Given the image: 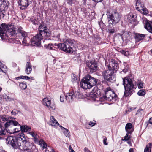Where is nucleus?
<instances>
[{
	"label": "nucleus",
	"mask_w": 152,
	"mask_h": 152,
	"mask_svg": "<svg viewBox=\"0 0 152 152\" xmlns=\"http://www.w3.org/2000/svg\"><path fill=\"white\" fill-rule=\"evenodd\" d=\"M38 29L39 33L37 34L31 39V44L33 46L40 45L41 43V41L43 39V36H46L50 34V30L43 22L39 26Z\"/></svg>",
	"instance_id": "1"
},
{
	"label": "nucleus",
	"mask_w": 152,
	"mask_h": 152,
	"mask_svg": "<svg viewBox=\"0 0 152 152\" xmlns=\"http://www.w3.org/2000/svg\"><path fill=\"white\" fill-rule=\"evenodd\" d=\"M123 85L125 88L124 97H126L133 93L135 89L132 80L128 77L122 78Z\"/></svg>",
	"instance_id": "2"
},
{
	"label": "nucleus",
	"mask_w": 152,
	"mask_h": 152,
	"mask_svg": "<svg viewBox=\"0 0 152 152\" xmlns=\"http://www.w3.org/2000/svg\"><path fill=\"white\" fill-rule=\"evenodd\" d=\"M73 42V40L68 39L63 43H59L58 44L55 43L54 45L57 46L58 48L66 52L72 53L74 51L72 48L74 46Z\"/></svg>",
	"instance_id": "3"
},
{
	"label": "nucleus",
	"mask_w": 152,
	"mask_h": 152,
	"mask_svg": "<svg viewBox=\"0 0 152 152\" xmlns=\"http://www.w3.org/2000/svg\"><path fill=\"white\" fill-rule=\"evenodd\" d=\"M20 145L19 149L23 150L25 152H32L34 151L36 148V147L31 143L26 141L23 142L20 141Z\"/></svg>",
	"instance_id": "4"
},
{
	"label": "nucleus",
	"mask_w": 152,
	"mask_h": 152,
	"mask_svg": "<svg viewBox=\"0 0 152 152\" xmlns=\"http://www.w3.org/2000/svg\"><path fill=\"white\" fill-rule=\"evenodd\" d=\"M109 25L116 24L118 23L120 20L121 16L116 11H115L112 14L108 13L107 14Z\"/></svg>",
	"instance_id": "5"
},
{
	"label": "nucleus",
	"mask_w": 152,
	"mask_h": 152,
	"mask_svg": "<svg viewBox=\"0 0 152 152\" xmlns=\"http://www.w3.org/2000/svg\"><path fill=\"white\" fill-rule=\"evenodd\" d=\"M114 72V71L113 70L108 69V70H104L102 72V76L105 80L113 83L116 80V77L113 75Z\"/></svg>",
	"instance_id": "6"
},
{
	"label": "nucleus",
	"mask_w": 152,
	"mask_h": 152,
	"mask_svg": "<svg viewBox=\"0 0 152 152\" xmlns=\"http://www.w3.org/2000/svg\"><path fill=\"white\" fill-rule=\"evenodd\" d=\"M17 31L18 33L17 34L19 36H21V37L20 38L21 40H19L20 42H22L23 44L24 45H28L29 44V42L30 41V40L27 36V34L26 32L23 31L22 28H18Z\"/></svg>",
	"instance_id": "7"
},
{
	"label": "nucleus",
	"mask_w": 152,
	"mask_h": 152,
	"mask_svg": "<svg viewBox=\"0 0 152 152\" xmlns=\"http://www.w3.org/2000/svg\"><path fill=\"white\" fill-rule=\"evenodd\" d=\"M105 92V95L103 97L100 98V100L101 101H104L105 100L111 101L115 96V94L111 90L110 87L106 88Z\"/></svg>",
	"instance_id": "8"
},
{
	"label": "nucleus",
	"mask_w": 152,
	"mask_h": 152,
	"mask_svg": "<svg viewBox=\"0 0 152 152\" xmlns=\"http://www.w3.org/2000/svg\"><path fill=\"white\" fill-rule=\"evenodd\" d=\"M7 143L10 145L14 149H19L20 145L16 137L10 136L6 138Z\"/></svg>",
	"instance_id": "9"
},
{
	"label": "nucleus",
	"mask_w": 152,
	"mask_h": 152,
	"mask_svg": "<svg viewBox=\"0 0 152 152\" xmlns=\"http://www.w3.org/2000/svg\"><path fill=\"white\" fill-rule=\"evenodd\" d=\"M8 28L9 26L5 23L0 25V36L2 40L8 39L7 32Z\"/></svg>",
	"instance_id": "10"
},
{
	"label": "nucleus",
	"mask_w": 152,
	"mask_h": 152,
	"mask_svg": "<svg viewBox=\"0 0 152 152\" xmlns=\"http://www.w3.org/2000/svg\"><path fill=\"white\" fill-rule=\"evenodd\" d=\"M9 3L7 0H0V19L4 16V12L8 8Z\"/></svg>",
	"instance_id": "11"
},
{
	"label": "nucleus",
	"mask_w": 152,
	"mask_h": 152,
	"mask_svg": "<svg viewBox=\"0 0 152 152\" xmlns=\"http://www.w3.org/2000/svg\"><path fill=\"white\" fill-rule=\"evenodd\" d=\"M86 65L91 73L96 72L98 69L97 64L94 61L87 62Z\"/></svg>",
	"instance_id": "12"
},
{
	"label": "nucleus",
	"mask_w": 152,
	"mask_h": 152,
	"mask_svg": "<svg viewBox=\"0 0 152 152\" xmlns=\"http://www.w3.org/2000/svg\"><path fill=\"white\" fill-rule=\"evenodd\" d=\"M32 2V0H18V3L21 6L20 8L22 10L26 8Z\"/></svg>",
	"instance_id": "13"
},
{
	"label": "nucleus",
	"mask_w": 152,
	"mask_h": 152,
	"mask_svg": "<svg viewBox=\"0 0 152 152\" xmlns=\"http://www.w3.org/2000/svg\"><path fill=\"white\" fill-rule=\"evenodd\" d=\"M80 86L82 88L87 89L91 88V86L86 77H84L81 80L80 83Z\"/></svg>",
	"instance_id": "14"
},
{
	"label": "nucleus",
	"mask_w": 152,
	"mask_h": 152,
	"mask_svg": "<svg viewBox=\"0 0 152 152\" xmlns=\"http://www.w3.org/2000/svg\"><path fill=\"white\" fill-rule=\"evenodd\" d=\"M43 104L46 105L50 110H52L55 109V106L54 104H51L50 100L47 98H45L42 100Z\"/></svg>",
	"instance_id": "15"
},
{
	"label": "nucleus",
	"mask_w": 152,
	"mask_h": 152,
	"mask_svg": "<svg viewBox=\"0 0 152 152\" xmlns=\"http://www.w3.org/2000/svg\"><path fill=\"white\" fill-rule=\"evenodd\" d=\"M118 68L117 62L115 60L111 59L109 62L108 68L110 70H116Z\"/></svg>",
	"instance_id": "16"
},
{
	"label": "nucleus",
	"mask_w": 152,
	"mask_h": 152,
	"mask_svg": "<svg viewBox=\"0 0 152 152\" xmlns=\"http://www.w3.org/2000/svg\"><path fill=\"white\" fill-rule=\"evenodd\" d=\"M16 30H15L14 28H9V26L8 29H7V35L8 37V39H9V38L11 39H14V38L12 37H14L15 35H17V36H18V35L17 34H18V32L16 34Z\"/></svg>",
	"instance_id": "17"
},
{
	"label": "nucleus",
	"mask_w": 152,
	"mask_h": 152,
	"mask_svg": "<svg viewBox=\"0 0 152 152\" xmlns=\"http://www.w3.org/2000/svg\"><path fill=\"white\" fill-rule=\"evenodd\" d=\"M86 77L90 85H91V88L96 84V80L95 78L91 77L89 75H87Z\"/></svg>",
	"instance_id": "18"
},
{
	"label": "nucleus",
	"mask_w": 152,
	"mask_h": 152,
	"mask_svg": "<svg viewBox=\"0 0 152 152\" xmlns=\"http://www.w3.org/2000/svg\"><path fill=\"white\" fill-rule=\"evenodd\" d=\"M18 124L19 125V124L16 121L12 120H9L4 125V127L5 129H7L8 127L11 126H17Z\"/></svg>",
	"instance_id": "19"
},
{
	"label": "nucleus",
	"mask_w": 152,
	"mask_h": 152,
	"mask_svg": "<svg viewBox=\"0 0 152 152\" xmlns=\"http://www.w3.org/2000/svg\"><path fill=\"white\" fill-rule=\"evenodd\" d=\"M125 129L127 134H131L134 130L132 124L130 123H128L126 124Z\"/></svg>",
	"instance_id": "20"
},
{
	"label": "nucleus",
	"mask_w": 152,
	"mask_h": 152,
	"mask_svg": "<svg viewBox=\"0 0 152 152\" xmlns=\"http://www.w3.org/2000/svg\"><path fill=\"white\" fill-rule=\"evenodd\" d=\"M76 97L74 95V92H72L67 93L65 96V99L66 100L69 102H72L73 101V98Z\"/></svg>",
	"instance_id": "21"
},
{
	"label": "nucleus",
	"mask_w": 152,
	"mask_h": 152,
	"mask_svg": "<svg viewBox=\"0 0 152 152\" xmlns=\"http://www.w3.org/2000/svg\"><path fill=\"white\" fill-rule=\"evenodd\" d=\"M152 23L148 20L145 21L144 27L149 32L152 33Z\"/></svg>",
	"instance_id": "22"
},
{
	"label": "nucleus",
	"mask_w": 152,
	"mask_h": 152,
	"mask_svg": "<svg viewBox=\"0 0 152 152\" xmlns=\"http://www.w3.org/2000/svg\"><path fill=\"white\" fill-rule=\"evenodd\" d=\"M6 129H1L0 131V135L1 136H0V139H5L6 140V138L8 137L7 135L6 134L7 133Z\"/></svg>",
	"instance_id": "23"
},
{
	"label": "nucleus",
	"mask_w": 152,
	"mask_h": 152,
	"mask_svg": "<svg viewBox=\"0 0 152 152\" xmlns=\"http://www.w3.org/2000/svg\"><path fill=\"white\" fill-rule=\"evenodd\" d=\"M49 124L54 127H55L59 125V124L57 120L54 118L53 116L50 117Z\"/></svg>",
	"instance_id": "24"
},
{
	"label": "nucleus",
	"mask_w": 152,
	"mask_h": 152,
	"mask_svg": "<svg viewBox=\"0 0 152 152\" xmlns=\"http://www.w3.org/2000/svg\"><path fill=\"white\" fill-rule=\"evenodd\" d=\"M145 35L139 33H136L134 34V38L136 41L138 42L140 40L143 39Z\"/></svg>",
	"instance_id": "25"
},
{
	"label": "nucleus",
	"mask_w": 152,
	"mask_h": 152,
	"mask_svg": "<svg viewBox=\"0 0 152 152\" xmlns=\"http://www.w3.org/2000/svg\"><path fill=\"white\" fill-rule=\"evenodd\" d=\"M26 67L25 72L28 75L31 73L32 70L31 64L29 62H27L26 64Z\"/></svg>",
	"instance_id": "26"
},
{
	"label": "nucleus",
	"mask_w": 152,
	"mask_h": 152,
	"mask_svg": "<svg viewBox=\"0 0 152 152\" xmlns=\"http://www.w3.org/2000/svg\"><path fill=\"white\" fill-rule=\"evenodd\" d=\"M136 9L139 11L140 12H142V9L144 7L143 4L142 3H141L140 1L138 0L136 2Z\"/></svg>",
	"instance_id": "27"
},
{
	"label": "nucleus",
	"mask_w": 152,
	"mask_h": 152,
	"mask_svg": "<svg viewBox=\"0 0 152 152\" xmlns=\"http://www.w3.org/2000/svg\"><path fill=\"white\" fill-rule=\"evenodd\" d=\"M17 137V139L18 140L19 142H20V141L23 142V141H27L25 138L24 134L22 132L21 133H20L18 135V136ZM19 143L20 144V143L19 142Z\"/></svg>",
	"instance_id": "28"
},
{
	"label": "nucleus",
	"mask_w": 152,
	"mask_h": 152,
	"mask_svg": "<svg viewBox=\"0 0 152 152\" xmlns=\"http://www.w3.org/2000/svg\"><path fill=\"white\" fill-rule=\"evenodd\" d=\"M22 132H27L31 129V128L26 125H24L21 126Z\"/></svg>",
	"instance_id": "29"
},
{
	"label": "nucleus",
	"mask_w": 152,
	"mask_h": 152,
	"mask_svg": "<svg viewBox=\"0 0 152 152\" xmlns=\"http://www.w3.org/2000/svg\"><path fill=\"white\" fill-rule=\"evenodd\" d=\"M0 70L4 73H6L7 71V69L6 66L4 64L0 63Z\"/></svg>",
	"instance_id": "30"
},
{
	"label": "nucleus",
	"mask_w": 152,
	"mask_h": 152,
	"mask_svg": "<svg viewBox=\"0 0 152 152\" xmlns=\"http://www.w3.org/2000/svg\"><path fill=\"white\" fill-rule=\"evenodd\" d=\"M34 141L35 143L38 145L41 144L43 140L42 139H39V136H36V137L34 139Z\"/></svg>",
	"instance_id": "31"
},
{
	"label": "nucleus",
	"mask_w": 152,
	"mask_h": 152,
	"mask_svg": "<svg viewBox=\"0 0 152 152\" xmlns=\"http://www.w3.org/2000/svg\"><path fill=\"white\" fill-rule=\"evenodd\" d=\"M0 117L2 121L4 122L7 121L10 119L8 116L5 115H0Z\"/></svg>",
	"instance_id": "32"
},
{
	"label": "nucleus",
	"mask_w": 152,
	"mask_h": 152,
	"mask_svg": "<svg viewBox=\"0 0 152 152\" xmlns=\"http://www.w3.org/2000/svg\"><path fill=\"white\" fill-rule=\"evenodd\" d=\"M151 143H149L147 145L144 149V152H151Z\"/></svg>",
	"instance_id": "33"
},
{
	"label": "nucleus",
	"mask_w": 152,
	"mask_h": 152,
	"mask_svg": "<svg viewBox=\"0 0 152 152\" xmlns=\"http://www.w3.org/2000/svg\"><path fill=\"white\" fill-rule=\"evenodd\" d=\"M146 91L144 89L140 90L137 93V94L141 96H144L146 94Z\"/></svg>",
	"instance_id": "34"
},
{
	"label": "nucleus",
	"mask_w": 152,
	"mask_h": 152,
	"mask_svg": "<svg viewBox=\"0 0 152 152\" xmlns=\"http://www.w3.org/2000/svg\"><path fill=\"white\" fill-rule=\"evenodd\" d=\"M45 47L51 50H55L54 45L51 43H49L47 45H46Z\"/></svg>",
	"instance_id": "35"
},
{
	"label": "nucleus",
	"mask_w": 152,
	"mask_h": 152,
	"mask_svg": "<svg viewBox=\"0 0 152 152\" xmlns=\"http://www.w3.org/2000/svg\"><path fill=\"white\" fill-rule=\"evenodd\" d=\"M19 86L21 89L23 90L26 88L27 85L26 84V83L22 82L20 83Z\"/></svg>",
	"instance_id": "36"
},
{
	"label": "nucleus",
	"mask_w": 152,
	"mask_h": 152,
	"mask_svg": "<svg viewBox=\"0 0 152 152\" xmlns=\"http://www.w3.org/2000/svg\"><path fill=\"white\" fill-rule=\"evenodd\" d=\"M72 81L74 83L77 81V76L75 74H72L71 75Z\"/></svg>",
	"instance_id": "37"
},
{
	"label": "nucleus",
	"mask_w": 152,
	"mask_h": 152,
	"mask_svg": "<svg viewBox=\"0 0 152 152\" xmlns=\"http://www.w3.org/2000/svg\"><path fill=\"white\" fill-rule=\"evenodd\" d=\"M42 147V149H43L46 148L47 147V145L46 143L43 140L41 144H39Z\"/></svg>",
	"instance_id": "38"
},
{
	"label": "nucleus",
	"mask_w": 152,
	"mask_h": 152,
	"mask_svg": "<svg viewBox=\"0 0 152 152\" xmlns=\"http://www.w3.org/2000/svg\"><path fill=\"white\" fill-rule=\"evenodd\" d=\"M102 138L103 139V143L104 145H108V143L107 142V137L104 136H103L102 137Z\"/></svg>",
	"instance_id": "39"
},
{
	"label": "nucleus",
	"mask_w": 152,
	"mask_h": 152,
	"mask_svg": "<svg viewBox=\"0 0 152 152\" xmlns=\"http://www.w3.org/2000/svg\"><path fill=\"white\" fill-rule=\"evenodd\" d=\"M29 134L32 136V137L34 138V139L35 138V137H36V136H38L37 133L35 132H31L29 133Z\"/></svg>",
	"instance_id": "40"
},
{
	"label": "nucleus",
	"mask_w": 152,
	"mask_h": 152,
	"mask_svg": "<svg viewBox=\"0 0 152 152\" xmlns=\"http://www.w3.org/2000/svg\"><path fill=\"white\" fill-rule=\"evenodd\" d=\"M17 126H18V128H15L14 129V132H18L20 130H21V126H20V124H18Z\"/></svg>",
	"instance_id": "41"
},
{
	"label": "nucleus",
	"mask_w": 152,
	"mask_h": 152,
	"mask_svg": "<svg viewBox=\"0 0 152 152\" xmlns=\"http://www.w3.org/2000/svg\"><path fill=\"white\" fill-rule=\"evenodd\" d=\"M141 10H142V12H141L143 13L144 14H147L148 13V11L147 10L146 8L144 7L142 8Z\"/></svg>",
	"instance_id": "42"
},
{
	"label": "nucleus",
	"mask_w": 152,
	"mask_h": 152,
	"mask_svg": "<svg viewBox=\"0 0 152 152\" xmlns=\"http://www.w3.org/2000/svg\"><path fill=\"white\" fill-rule=\"evenodd\" d=\"M108 32L110 34H113L115 32V29L114 28H110L108 29Z\"/></svg>",
	"instance_id": "43"
},
{
	"label": "nucleus",
	"mask_w": 152,
	"mask_h": 152,
	"mask_svg": "<svg viewBox=\"0 0 152 152\" xmlns=\"http://www.w3.org/2000/svg\"><path fill=\"white\" fill-rule=\"evenodd\" d=\"M120 52L121 53L124 55L125 56H127L128 55V52L124 50H121Z\"/></svg>",
	"instance_id": "44"
},
{
	"label": "nucleus",
	"mask_w": 152,
	"mask_h": 152,
	"mask_svg": "<svg viewBox=\"0 0 152 152\" xmlns=\"http://www.w3.org/2000/svg\"><path fill=\"white\" fill-rule=\"evenodd\" d=\"M19 112V111H18L16 109L13 110L11 112V114L13 115H15L18 113Z\"/></svg>",
	"instance_id": "45"
},
{
	"label": "nucleus",
	"mask_w": 152,
	"mask_h": 152,
	"mask_svg": "<svg viewBox=\"0 0 152 152\" xmlns=\"http://www.w3.org/2000/svg\"><path fill=\"white\" fill-rule=\"evenodd\" d=\"M144 83L142 82H140L138 85V87L139 88H143V85Z\"/></svg>",
	"instance_id": "46"
},
{
	"label": "nucleus",
	"mask_w": 152,
	"mask_h": 152,
	"mask_svg": "<svg viewBox=\"0 0 152 152\" xmlns=\"http://www.w3.org/2000/svg\"><path fill=\"white\" fill-rule=\"evenodd\" d=\"M129 66H126V67L123 70V72L124 73H126V72H128L129 70Z\"/></svg>",
	"instance_id": "47"
},
{
	"label": "nucleus",
	"mask_w": 152,
	"mask_h": 152,
	"mask_svg": "<svg viewBox=\"0 0 152 152\" xmlns=\"http://www.w3.org/2000/svg\"><path fill=\"white\" fill-rule=\"evenodd\" d=\"M69 131L67 129H65L64 130V135L66 137H67L68 136V135L69 134Z\"/></svg>",
	"instance_id": "48"
},
{
	"label": "nucleus",
	"mask_w": 152,
	"mask_h": 152,
	"mask_svg": "<svg viewBox=\"0 0 152 152\" xmlns=\"http://www.w3.org/2000/svg\"><path fill=\"white\" fill-rule=\"evenodd\" d=\"M130 137L128 136V135L127 134L126 136L124 137V139H123V140L127 141L129 140Z\"/></svg>",
	"instance_id": "49"
},
{
	"label": "nucleus",
	"mask_w": 152,
	"mask_h": 152,
	"mask_svg": "<svg viewBox=\"0 0 152 152\" xmlns=\"http://www.w3.org/2000/svg\"><path fill=\"white\" fill-rule=\"evenodd\" d=\"M13 100H14V99L10 97L9 96H8V97L7 98L6 100V101H11Z\"/></svg>",
	"instance_id": "50"
},
{
	"label": "nucleus",
	"mask_w": 152,
	"mask_h": 152,
	"mask_svg": "<svg viewBox=\"0 0 152 152\" xmlns=\"http://www.w3.org/2000/svg\"><path fill=\"white\" fill-rule=\"evenodd\" d=\"M143 110L142 109L139 110L137 112V114L139 115L140 113H143Z\"/></svg>",
	"instance_id": "51"
},
{
	"label": "nucleus",
	"mask_w": 152,
	"mask_h": 152,
	"mask_svg": "<svg viewBox=\"0 0 152 152\" xmlns=\"http://www.w3.org/2000/svg\"><path fill=\"white\" fill-rule=\"evenodd\" d=\"M93 93H94V97H97V96H98V93H97L96 92V91H95L94 92V91H93Z\"/></svg>",
	"instance_id": "52"
},
{
	"label": "nucleus",
	"mask_w": 152,
	"mask_h": 152,
	"mask_svg": "<svg viewBox=\"0 0 152 152\" xmlns=\"http://www.w3.org/2000/svg\"><path fill=\"white\" fill-rule=\"evenodd\" d=\"M3 98L5 99L6 100L7 99V98L8 97V95H7L6 94H4L3 95Z\"/></svg>",
	"instance_id": "53"
},
{
	"label": "nucleus",
	"mask_w": 152,
	"mask_h": 152,
	"mask_svg": "<svg viewBox=\"0 0 152 152\" xmlns=\"http://www.w3.org/2000/svg\"><path fill=\"white\" fill-rule=\"evenodd\" d=\"M60 100L61 102H63L64 100V97L62 96H60Z\"/></svg>",
	"instance_id": "54"
},
{
	"label": "nucleus",
	"mask_w": 152,
	"mask_h": 152,
	"mask_svg": "<svg viewBox=\"0 0 152 152\" xmlns=\"http://www.w3.org/2000/svg\"><path fill=\"white\" fill-rule=\"evenodd\" d=\"M95 123L93 122H90L89 123V125L91 126H93L95 125Z\"/></svg>",
	"instance_id": "55"
},
{
	"label": "nucleus",
	"mask_w": 152,
	"mask_h": 152,
	"mask_svg": "<svg viewBox=\"0 0 152 152\" xmlns=\"http://www.w3.org/2000/svg\"><path fill=\"white\" fill-rule=\"evenodd\" d=\"M149 123H150L151 124H152V117L150 118L147 125H148Z\"/></svg>",
	"instance_id": "56"
},
{
	"label": "nucleus",
	"mask_w": 152,
	"mask_h": 152,
	"mask_svg": "<svg viewBox=\"0 0 152 152\" xmlns=\"http://www.w3.org/2000/svg\"><path fill=\"white\" fill-rule=\"evenodd\" d=\"M94 2L98 3L99 2H101L103 0H92Z\"/></svg>",
	"instance_id": "57"
},
{
	"label": "nucleus",
	"mask_w": 152,
	"mask_h": 152,
	"mask_svg": "<svg viewBox=\"0 0 152 152\" xmlns=\"http://www.w3.org/2000/svg\"><path fill=\"white\" fill-rule=\"evenodd\" d=\"M129 16L131 17H132V18H133L134 17V16L133 15H132V14H129V15H128V18H130V17Z\"/></svg>",
	"instance_id": "58"
},
{
	"label": "nucleus",
	"mask_w": 152,
	"mask_h": 152,
	"mask_svg": "<svg viewBox=\"0 0 152 152\" xmlns=\"http://www.w3.org/2000/svg\"><path fill=\"white\" fill-rule=\"evenodd\" d=\"M72 1V0H68V3L69 4H71Z\"/></svg>",
	"instance_id": "59"
},
{
	"label": "nucleus",
	"mask_w": 152,
	"mask_h": 152,
	"mask_svg": "<svg viewBox=\"0 0 152 152\" xmlns=\"http://www.w3.org/2000/svg\"><path fill=\"white\" fill-rule=\"evenodd\" d=\"M72 149H73L71 147V145H70L69 146V151H70V150H71Z\"/></svg>",
	"instance_id": "60"
},
{
	"label": "nucleus",
	"mask_w": 152,
	"mask_h": 152,
	"mask_svg": "<svg viewBox=\"0 0 152 152\" xmlns=\"http://www.w3.org/2000/svg\"><path fill=\"white\" fill-rule=\"evenodd\" d=\"M29 78H30V80H34V77H29Z\"/></svg>",
	"instance_id": "61"
},
{
	"label": "nucleus",
	"mask_w": 152,
	"mask_h": 152,
	"mask_svg": "<svg viewBox=\"0 0 152 152\" xmlns=\"http://www.w3.org/2000/svg\"><path fill=\"white\" fill-rule=\"evenodd\" d=\"M15 79L17 80L20 79H21L20 76H19V77H16Z\"/></svg>",
	"instance_id": "62"
},
{
	"label": "nucleus",
	"mask_w": 152,
	"mask_h": 152,
	"mask_svg": "<svg viewBox=\"0 0 152 152\" xmlns=\"http://www.w3.org/2000/svg\"><path fill=\"white\" fill-rule=\"evenodd\" d=\"M83 2L84 4H86V0H83Z\"/></svg>",
	"instance_id": "63"
},
{
	"label": "nucleus",
	"mask_w": 152,
	"mask_h": 152,
	"mask_svg": "<svg viewBox=\"0 0 152 152\" xmlns=\"http://www.w3.org/2000/svg\"><path fill=\"white\" fill-rule=\"evenodd\" d=\"M69 152H75L73 149H72L71 150H70Z\"/></svg>",
	"instance_id": "64"
}]
</instances>
